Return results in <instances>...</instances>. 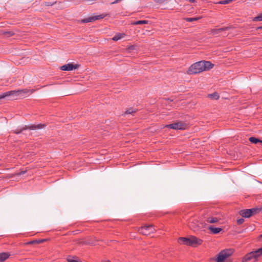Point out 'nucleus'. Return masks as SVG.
Segmentation results:
<instances>
[{
	"mask_svg": "<svg viewBox=\"0 0 262 262\" xmlns=\"http://www.w3.org/2000/svg\"><path fill=\"white\" fill-rule=\"evenodd\" d=\"M9 92H10V96L11 100H13L16 99V97L17 96L25 97L30 93V90L28 89H23L21 90L11 91Z\"/></svg>",
	"mask_w": 262,
	"mask_h": 262,
	"instance_id": "obj_1",
	"label": "nucleus"
},
{
	"mask_svg": "<svg viewBox=\"0 0 262 262\" xmlns=\"http://www.w3.org/2000/svg\"><path fill=\"white\" fill-rule=\"evenodd\" d=\"M233 250L231 249L222 250L218 254L215 259L216 262H223L227 257L233 253Z\"/></svg>",
	"mask_w": 262,
	"mask_h": 262,
	"instance_id": "obj_2",
	"label": "nucleus"
},
{
	"mask_svg": "<svg viewBox=\"0 0 262 262\" xmlns=\"http://www.w3.org/2000/svg\"><path fill=\"white\" fill-rule=\"evenodd\" d=\"M202 64L201 61L193 63L189 68L188 73L189 74H196L203 72Z\"/></svg>",
	"mask_w": 262,
	"mask_h": 262,
	"instance_id": "obj_3",
	"label": "nucleus"
},
{
	"mask_svg": "<svg viewBox=\"0 0 262 262\" xmlns=\"http://www.w3.org/2000/svg\"><path fill=\"white\" fill-rule=\"evenodd\" d=\"M155 229L152 225H144L139 229V232L143 235H148L154 233Z\"/></svg>",
	"mask_w": 262,
	"mask_h": 262,
	"instance_id": "obj_4",
	"label": "nucleus"
},
{
	"mask_svg": "<svg viewBox=\"0 0 262 262\" xmlns=\"http://www.w3.org/2000/svg\"><path fill=\"white\" fill-rule=\"evenodd\" d=\"M109 15L108 13H103L100 15H98L96 16H90L88 18H84L81 20L82 23H88L89 22H93L96 20L102 19L105 17Z\"/></svg>",
	"mask_w": 262,
	"mask_h": 262,
	"instance_id": "obj_5",
	"label": "nucleus"
},
{
	"mask_svg": "<svg viewBox=\"0 0 262 262\" xmlns=\"http://www.w3.org/2000/svg\"><path fill=\"white\" fill-rule=\"evenodd\" d=\"M45 125L42 124H39L37 125H31L30 126L25 125L19 130H16L15 131V133L16 134H19L21 133L23 130H26L27 129H29L30 130H36L43 128Z\"/></svg>",
	"mask_w": 262,
	"mask_h": 262,
	"instance_id": "obj_6",
	"label": "nucleus"
},
{
	"mask_svg": "<svg viewBox=\"0 0 262 262\" xmlns=\"http://www.w3.org/2000/svg\"><path fill=\"white\" fill-rule=\"evenodd\" d=\"M185 127V124L182 122H178L170 124H167L164 126V127H167L173 129H184Z\"/></svg>",
	"mask_w": 262,
	"mask_h": 262,
	"instance_id": "obj_7",
	"label": "nucleus"
},
{
	"mask_svg": "<svg viewBox=\"0 0 262 262\" xmlns=\"http://www.w3.org/2000/svg\"><path fill=\"white\" fill-rule=\"evenodd\" d=\"M79 67L78 64H73V63H68L65 65H63L60 67V69L62 71H72L73 70H75L77 69Z\"/></svg>",
	"mask_w": 262,
	"mask_h": 262,
	"instance_id": "obj_8",
	"label": "nucleus"
},
{
	"mask_svg": "<svg viewBox=\"0 0 262 262\" xmlns=\"http://www.w3.org/2000/svg\"><path fill=\"white\" fill-rule=\"evenodd\" d=\"M190 244L191 246L195 247L198 245H200L202 243V240L194 236H191L190 237Z\"/></svg>",
	"mask_w": 262,
	"mask_h": 262,
	"instance_id": "obj_9",
	"label": "nucleus"
},
{
	"mask_svg": "<svg viewBox=\"0 0 262 262\" xmlns=\"http://www.w3.org/2000/svg\"><path fill=\"white\" fill-rule=\"evenodd\" d=\"M202 64L203 71L209 70L212 69L213 67V64L211 63V62L208 61H201Z\"/></svg>",
	"mask_w": 262,
	"mask_h": 262,
	"instance_id": "obj_10",
	"label": "nucleus"
},
{
	"mask_svg": "<svg viewBox=\"0 0 262 262\" xmlns=\"http://www.w3.org/2000/svg\"><path fill=\"white\" fill-rule=\"evenodd\" d=\"M249 209L241 210L239 213L243 217L248 218L251 216V211Z\"/></svg>",
	"mask_w": 262,
	"mask_h": 262,
	"instance_id": "obj_11",
	"label": "nucleus"
},
{
	"mask_svg": "<svg viewBox=\"0 0 262 262\" xmlns=\"http://www.w3.org/2000/svg\"><path fill=\"white\" fill-rule=\"evenodd\" d=\"M178 242L180 244L191 246L190 237H180L178 239Z\"/></svg>",
	"mask_w": 262,
	"mask_h": 262,
	"instance_id": "obj_12",
	"label": "nucleus"
},
{
	"mask_svg": "<svg viewBox=\"0 0 262 262\" xmlns=\"http://www.w3.org/2000/svg\"><path fill=\"white\" fill-rule=\"evenodd\" d=\"M257 256H256V254H255V253H254V251H252L248 254H247L244 258V260H243V262H244V261H247L248 260H250L251 259L253 258H256Z\"/></svg>",
	"mask_w": 262,
	"mask_h": 262,
	"instance_id": "obj_13",
	"label": "nucleus"
},
{
	"mask_svg": "<svg viewBox=\"0 0 262 262\" xmlns=\"http://www.w3.org/2000/svg\"><path fill=\"white\" fill-rule=\"evenodd\" d=\"M208 229L211 231V232L213 234H218L221 231L223 230V229L219 227H214L213 226H209L208 227Z\"/></svg>",
	"mask_w": 262,
	"mask_h": 262,
	"instance_id": "obj_14",
	"label": "nucleus"
},
{
	"mask_svg": "<svg viewBox=\"0 0 262 262\" xmlns=\"http://www.w3.org/2000/svg\"><path fill=\"white\" fill-rule=\"evenodd\" d=\"M10 254L7 252L0 253V262H3L9 258Z\"/></svg>",
	"mask_w": 262,
	"mask_h": 262,
	"instance_id": "obj_15",
	"label": "nucleus"
},
{
	"mask_svg": "<svg viewBox=\"0 0 262 262\" xmlns=\"http://www.w3.org/2000/svg\"><path fill=\"white\" fill-rule=\"evenodd\" d=\"M125 36V34L124 33H117L114 36V37L112 38V40L114 41H117L119 39H121Z\"/></svg>",
	"mask_w": 262,
	"mask_h": 262,
	"instance_id": "obj_16",
	"label": "nucleus"
},
{
	"mask_svg": "<svg viewBox=\"0 0 262 262\" xmlns=\"http://www.w3.org/2000/svg\"><path fill=\"white\" fill-rule=\"evenodd\" d=\"M9 91L0 94V99H5L6 100H11Z\"/></svg>",
	"mask_w": 262,
	"mask_h": 262,
	"instance_id": "obj_17",
	"label": "nucleus"
},
{
	"mask_svg": "<svg viewBox=\"0 0 262 262\" xmlns=\"http://www.w3.org/2000/svg\"><path fill=\"white\" fill-rule=\"evenodd\" d=\"M149 21L146 20H138L132 22L131 24L133 25H144V24H148Z\"/></svg>",
	"mask_w": 262,
	"mask_h": 262,
	"instance_id": "obj_18",
	"label": "nucleus"
},
{
	"mask_svg": "<svg viewBox=\"0 0 262 262\" xmlns=\"http://www.w3.org/2000/svg\"><path fill=\"white\" fill-rule=\"evenodd\" d=\"M206 221L208 223L213 224L219 221L218 218L216 217H209L207 219Z\"/></svg>",
	"mask_w": 262,
	"mask_h": 262,
	"instance_id": "obj_19",
	"label": "nucleus"
},
{
	"mask_svg": "<svg viewBox=\"0 0 262 262\" xmlns=\"http://www.w3.org/2000/svg\"><path fill=\"white\" fill-rule=\"evenodd\" d=\"M249 209L250 210V211H251L252 216L254 214L259 213L262 210V208H252Z\"/></svg>",
	"mask_w": 262,
	"mask_h": 262,
	"instance_id": "obj_20",
	"label": "nucleus"
},
{
	"mask_svg": "<svg viewBox=\"0 0 262 262\" xmlns=\"http://www.w3.org/2000/svg\"><path fill=\"white\" fill-rule=\"evenodd\" d=\"M249 141L253 144H256L258 143H260L261 142V140L257 139V138H256L254 137H250L249 139Z\"/></svg>",
	"mask_w": 262,
	"mask_h": 262,
	"instance_id": "obj_21",
	"label": "nucleus"
},
{
	"mask_svg": "<svg viewBox=\"0 0 262 262\" xmlns=\"http://www.w3.org/2000/svg\"><path fill=\"white\" fill-rule=\"evenodd\" d=\"M208 97L211 99L217 100L219 98V95L217 93L215 92L212 94H209Z\"/></svg>",
	"mask_w": 262,
	"mask_h": 262,
	"instance_id": "obj_22",
	"label": "nucleus"
},
{
	"mask_svg": "<svg viewBox=\"0 0 262 262\" xmlns=\"http://www.w3.org/2000/svg\"><path fill=\"white\" fill-rule=\"evenodd\" d=\"M136 111L137 110L135 108L132 107L129 108L125 112V115L133 114L134 113L136 112Z\"/></svg>",
	"mask_w": 262,
	"mask_h": 262,
	"instance_id": "obj_23",
	"label": "nucleus"
},
{
	"mask_svg": "<svg viewBox=\"0 0 262 262\" xmlns=\"http://www.w3.org/2000/svg\"><path fill=\"white\" fill-rule=\"evenodd\" d=\"M200 19V17H187L185 18V20L188 22H192L193 21H196Z\"/></svg>",
	"mask_w": 262,
	"mask_h": 262,
	"instance_id": "obj_24",
	"label": "nucleus"
},
{
	"mask_svg": "<svg viewBox=\"0 0 262 262\" xmlns=\"http://www.w3.org/2000/svg\"><path fill=\"white\" fill-rule=\"evenodd\" d=\"M234 0H224V1H221L217 3L218 4H221V5H226L232 2H233Z\"/></svg>",
	"mask_w": 262,
	"mask_h": 262,
	"instance_id": "obj_25",
	"label": "nucleus"
},
{
	"mask_svg": "<svg viewBox=\"0 0 262 262\" xmlns=\"http://www.w3.org/2000/svg\"><path fill=\"white\" fill-rule=\"evenodd\" d=\"M229 29V27L221 28L219 29H215V31H216V33H219L222 31L227 30Z\"/></svg>",
	"mask_w": 262,
	"mask_h": 262,
	"instance_id": "obj_26",
	"label": "nucleus"
},
{
	"mask_svg": "<svg viewBox=\"0 0 262 262\" xmlns=\"http://www.w3.org/2000/svg\"><path fill=\"white\" fill-rule=\"evenodd\" d=\"M254 253H255L257 257L262 255V247L255 251Z\"/></svg>",
	"mask_w": 262,
	"mask_h": 262,
	"instance_id": "obj_27",
	"label": "nucleus"
},
{
	"mask_svg": "<svg viewBox=\"0 0 262 262\" xmlns=\"http://www.w3.org/2000/svg\"><path fill=\"white\" fill-rule=\"evenodd\" d=\"M253 20L254 21H262V13L260 15L254 17Z\"/></svg>",
	"mask_w": 262,
	"mask_h": 262,
	"instance_id": "obj_28",
	"label": "nucleus"
},
{
	"mask_svg": "<svg viewBox=\"0 0 262 262\" xmlns=\"http://www.w3.org/2000/svg\"><path fill=\"white\" fill-rule=\"evenodd\" d=\"M244 219H243V218H241L237 220V223L238 225H241V224H243L244 223Z\"/></svg>",
	"mask_w": 262,
	"mask_h": 262,
	"instance_id": "obj_29",
	"label": "nucleus"
},
{
	"mask_svg": "<svg viewBox=\"0 0 262 262\" xmlns=\"http://www.w3.org/2000/svg\"><path fill=\"white\" fill-rule=\"evenodd\" d=\"M67 261H68V262H81V261H78L76 260L71 259V258H68Z\"/></svg>",
	"mask_w": 262,
	"mask_h": 262,
	"instance_id": "obj_30",
	"label": "nucleus"
},
{
	"mask_svg": "<svg viewBox=\"0 0 262 262\" xmlns=\"http://www.w3.org/2000/svg\"><path fill=\"white\" fill-rule=\"evenodd\" d=\"M134 49H135V46H130V47L128 48V50H129V51L133 50H134Z\"/></svg>",
	"mask_w": 262,
	"mask_h": 262,
	"instance_id": "obj_31",
	"label": "nucleus"
},
{
	"mask_svg": "<svg viewBox=\"0 0 262 262\" xmlns=\"http://www.w3.org/2000/svg\"><path fill=\"white\" fill-rule=\"evenodd\" d=\"M122 0H115L114 2H112V4H117L120 2H121Z\"/></svg>",
	"mask_w": 262,
	"mask_h": 262,
	"instance_id": "obj_32",
	"label": "nucleus"
},
{
	"mask_svg": "<svg viewBox=\"0 0 262 262\" xmlns=\"http://www.w3.org/2000/svg\"><path fill=\"white\" fill-rule=\"evenodd\" d=\"M25 172H26V171H21V172L19 173V175H22V174H25Z\"/></svg>",
	"mask_w": 262,
	"mask_h": 262,
	"instance_id": "obj_33",
	"label": "nucleus"
},
{
	"mask_svg": "<svg viewBox=\"0 0 262 262\" xmlns=\"http://www.w3.org/2000/svg\"><path fill=\"white\" fill-rule=\"evenodd\" d=\"M212 32L213 33V34H217V33H216V31H215V29H213L212 30Z\"/></svg>",
	"mask_w": 262,
	"mask_h": 262,
	"instance_id": "obj_34",
	"label": "nucleus"
},
{
	"mask_svg": "<svg viewBox=\"0 0 262 262\" xmlns=\"http://www.w3.org/2000/svg\"><path fill=\"white\" fill-rule=\"evenodd\" d=\"M46 4H47V5H48V6H50V5H53V4H51L50 2H47Z\"/></svg>",
	"mask_w": 262,
	"mask_h": 262,
	"instance_id": "obj_35",
	"label": "nucleus"
},
{
	"mask_svg": "<svg viewBox=\"0 0 262 262\" xmlns=\"http://www.w3.org/2000/svg\"><path fill=\"white\" fill-rule=\"evenodd\" d=\"M189 1L191 3H194V2H195V0H189Z\"/></svg>",
	"mask_w": 262,
	"mask_h": 262,
	"instance_id": "obj_36",
	"label": "nucleus"
},
{
	"mask_svg": "<svg viewBox=\"0 0 262 262\" xmlns=\"http://www.w3.org/2000/svg\"><path fill=\"white\" fill-rule=\"evenodd\" d=\"M257 29H262V26L258 27Z\"/></svg>",
	"mask_w": 262,
	"mask_h": 262,
	"instance_id": "obj_37",
	"label": "nucleus"
},
{
	"mask_svg": "<svg viewBox=\"0 0 262 262\" xmlns=\"http://www.w3.org/2000/svg\"><path fill=\"white\" fill-rule=\"evenodd\" d=\"M260 237L262 238V234L260 235Z\"/></svg>",
	"mask_w": 262,
	"mask_h": 262,
	"instance_id": "obj_38",
	"label": "nucleus"
},
{
	"mask_svg": "<svg viewBox=\"0 0 262 262\" xmlns=\"http://www.w3.org/2000/svg\"><path fill=\"white\" fill-rule=\"evenodd\" d=\"M260 143H261V144H262V140H261V142H260Z\"/></svg>",
	"mask_w": 262,
	"mask_h": 262,
	"instance_id": "obj_39",
	"label": "nucleus"
}]
</instances>
